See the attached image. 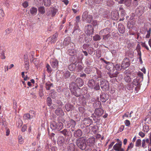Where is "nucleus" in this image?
Instances as JSON below:
<instances>
[{"label": "nucleus", "instance_id": "f257e3e1", "mask_svg": "<svg viewBox=\"0 0 151 151\" xmlns=\"http://www.w3.org/2000/svg\"><path fill=\"white\" fill-rule=\"evenodd\" d=\"M83 80L80 78H78L76 80V83L72 82L70 84L69 87L72 94L76 97H78L80 95V93L78 92L80 88L78 87H81L83 85Z\"/></svg>", "mask_w": 151, "mask_h": 151}, {"label": "nucleus", "instance_id": "f03ea898", "mask_svg": "<svg viewBox=\"0 0 151 151\" xmlns=\"http://www.w3.org/2000/svg\"><path fill=\"white\" fill-rule=\"evenodd\" d=\"M58 37V34L56 33L52 37L48 38L47 40V41L48 42V44H53L56 41Z\"/></svg>", "mask_w": 151, "mask_h": 151}, {"label": "nucleus", "instance_id": "7ed1b4c3", "mask_svg": "<svg viewBox=\"0 0 151 151\" xmlns=\"http://www.w3.org/2000/svg\"><path fill=\"white\" fill-rule=\"evenodd\" d=\"M130 61L129 59L125 58L123 60L121 64L122 68V69H125L128 68L130 65Z\"/></svg>", "mask_w": 151, "mask_h": 151}, {"label": "nucleus", "instance_id": "20e7f679", "mask_svg": "<svg viewBox=\"0 0 151 151\" xmlns=\"http://www.w3.org/2000/svg\"><path fill=\"white\" fill-rule=\"evenodd\" d=\"M100 86L103 90H107L109 86V83L106 80H104L100 82Z\"/></svg>", "mask_w": 151, "mask_h": 151}, {"label": "nucleus", "instance_id": "39448f33", "mask_svg": "<svg viewBox=\"0 0 151 151\" xmlns=\"http://www.w3.org/2000/svg\"><path fill=\"white\" fill-rule=\"evenodd\" d=\"M76 123L75 121H74L73 119H70L67 122V123L66 124L67 127L68 128H70L71 126L72 131H74V128L76 125Z\"/></svg>", "mask_w": 151, "mask_h": 151}, {"label": "nucleus", "instance_id": "423d86ee", "mask_svg": "<svg viewBox=\"0 0 151 151\" xmlns=\"http://www.w3.org/2000/svg\"><path fill=\"white\" fill-rule=\"evenodd\" d=\"M79 142L78 144V147L81 150L85 149V138L83 137L79 139Z\"/></svg>", "mask_w": 151, "mask_h": 151}, {"label": "nucleus", "instance_id": "0eeeda50", "mask_svg": "<svg viewBox=\"0 0 151 151\" xmlns=\"http://www.w3.org/2000/svg\"><path fill=\"white\" fill-rule=\"evenodd\" d=\"M104 110L101 108L95 109L94 114L98 117L101 116L104 113Z\"/></svg>", "mask_w": 151, "mask_h": 151}, {"label": "nucleus", "instance_id": "6e6552de", "mask_svg": "<svg viewBox=\"0 0 151 151\" xmlns=\"http://www.w3.org/2000/svg\"><path fill=\"white\" fill-rule=\"evenodd\" d=\"M59 133L63 134L65 137H69L72 135L71 132L70 131H68L66 129H65L63 130L60 131Z\"/></svg>", "mask_w": 151, "mask_h": 151}, {"label": "nucleus", "instance_id": "1a4fd4ad", "mask_svg": "<svg viewBox=\"0 0 151 151\" xmlns=\"http://www.w3.org/2000/svg\"><path fill=\"white\" fill-rule=\"evenodd\" d=\"M58 144L60 146H63L65 143V139L63 136L59 137L57 140Z\"/></svg>", "mask_w": 151, "mask_h": 151}, {"label": "nucleus", "instance_id": "9d476101", "mask_svg": "<svg viewBox=\"0 0 151 151\" xmlns=\"http://www.w3.org/2000/svg\"><path fill=\"white\" fill-rule=\"evenodd\" d=\"M109 95L105 93L102 94L100 96L101 100L103 102H105L109 99Z\"/></svg>", "mask_w": 151, "mask_h": 151}, {"label": "nucleus", "instance_id": "9b49d317", "mask_svg": "<svg viewBox=\"0 0 151 151\" xmlns=\"http://www.w3.org/2000/svg\"><path fill=\"white\" fill-rule=\"evenodd\" d=\"M51 66L54 68H57L58 65V62L55 59H53L51 60L50 62Z\"/></svg>", "mask_w": 151, "mask_h": 151}, {"label": "nucleus", "instance_id": "f8f14e48", "mask_svg": "<svg viewBox=\"0 0 151 151\" xmlns=\"http://www.w3.org/2000/svg\"><path fill=\"white\" fill-rule=\"evenodd\" d=\"M118 30L119 32L122 34L125 32V28L124 25L120 23L118 25Z\"/></svg>", "mask_w": 151, "mask_h": 151}, {"label": "nucleus", "instance_id": "ddd939ff", "mask_svg": "<svg viewBox=\"0 0 151 151\" xmlns=\"http://www.w3.org/2000/svg\"><path fill=\"white\" fill-rule=\"evenodd\" d=\"M82 134V132L81 130L79 129L75 131L74 133V135L76 137H80Z\"/></svg>", "mask_w": 151, "mask_h": 151}, {"label": "nucleus", "instance_id": "4468645a", "mask_svg": "<svg viewBox=\"0 0 151 151\" xmlns=\"http://www.w3.org/2000/svg\"><path fill=\"white\" fill-rule=\"evenodd\" d=\"M108 33H110L109 29L108 28H106L101 30L99 33L100 35L102 36Z\"/></svg>", "mask_w": 151, "mask_h": 151}, {"label": "nucleus", "instance_id": "2eb2a0df", "mask_svg": "<svg viewBox=\"0 0 151 151\" xmlns=\"http://www.w3.org/2000/svg\"><path fill=\"white\" fill-rule=\"evenodd\" d=\"M55 114L58 116L64 115V112L61 109L58 108L55 111Z\"/></svg>", "mask_w": 151, "mask_h": 151}, {"label": "nucleus", "instance_id": "dca6fc26", "mask_svg": "<svg viewBox=\"0 0 151 151\" xmlns=\"http://www.w3.org/2000/svg\"><path fill=\"white\" fill-rule=\"evenodd\" d=\"M95 139L94 137L89 138L87 141V144L89 146L92 145L95 142Z\"/></svg>", "mask_w": 151, "mask_h": 151}, {"label": "nucleus", "instance_id": "f3484780", "mask_svg": "<svg viewBox=\"0 0 151 151\" xmlns=\"http://www.w3.org/2000/svg\"><path fill=\"white\" fill-rule=\"evenodd\" d=\"M63 124L61 122H57L56 129L58 131H60L63 128Z\"/></svg>", "mask_w": 151, "mask_h": 151}, {"label": "nucleus", "instance_id": "a211bd4d", "mask_svg": "<svg viewBox=\"0 0 151 151\" xmlns=\"http://www.w3.org/2000/svg\"><path fill=\"white\" fill-rule=\"evenodd\" d=\"M87 26L88 27V29L87 28V32L86 33L88 35H90L93 32V29L91 25L90 26L89 25H87Z\"/></svg>", "mask_w": 151, "mask_h": 151}, {"label": "nucleus", "instance_id": "6ab92c4d", "mask_svg": "<svg viewBox=\"0 0 151 151\" xmlns=\"http://www.w3.org/2000/svg\"><path fill=\"white\" fill-rule=\"evenodd\" d=\"M122 142L121 141L119 142V143L116 144L113 146L114 149L116 150H119V149L121 147Z\"/></svg>", "mask_w": 151, "mask_h": 151}, {"label": "nucleus", "instance_id": "aec40b11", "mask_svg": "<svg viewBox=\"0 0 151 151\" xmlns=\"http://www.w3.org/2000/svg\"><path fill=\"white\" fill-rule=\"evenodd\" d=\"M61 72H63V77L65 79L68 78L70 77V72L68 70H65L64 72L61 71Z\"/></svg>", "mask_w": 151, "mask_h": 151}, {"label": "nucleus", "instance_id": "412c9836", "mask_svg": "<svg viewBox=\"0 0 151 151\" xmlns=\"http://www.w3.org/2000/svg\"><path fill=\"white\" fill-rule=\"evenodd\" d=\"M73 106L69 103H67L65 105V108L67 111H69L73 108Z\"/></svg>", "mask_w": 151, "mask_h": 151}, {"label": "nucleus", "instance_id": "4be33fe9", "mask_svg": "<svg viewBox=\"0 0 151 151\" xmlns=\"http://www.w3.org/2000/svg\"><path fill=\"white\" fill-rule=\"evenodd\" d=\"M57 122L54 121H52L50 124V128L53 130H55L56 129Z\"/></svg>", "mask_w": 151, "mask_h": 151}, {"label": "nucleus", "instance_id": "5701e85b", "mask_svg": "<svg viewBox=\"0 0 151 151\" xmlns=\"http://www.w3.org/2000/svg\"><path fill=\"white\" fill-rule=\"evenodd\" d=\"M95 84L94 81L93 79L89 80L88 83V86L91 88H93V86Z\"/></svg>", "mask_w": 151, "mask_h": 151}, {"label": "nucleus", "instance_id": "b1692460", "mask_svg": "<svg viewBox=\"0 0 151 151\" xmlns=\"http://www.w3.org/2000/svg\"><path fill=\"white\" fill-rule=\"evenodd\" d=\"M70 42V38L68 37L65 38L64 40L63 44L65 46L68 45Z\"/></svg>", "mask_w": 151, "mask_h": 151}, {"label": "nucleus", "instance_id": "393cba45", "mask_svg": "<svg viewBox=\"0 0 151 151\" xmlns=\"http://www.w3.org/2000/svg\"><path fill=\"white\" fill-rule=\"evenodd\" d=\"M68 51L69 55L71 56L75 55L77 53V51L75 49H70Z\"/></svg>", "mask_w": 151, "mask_h": 151}, {"label": "nucleus", "instance_id": "a878e982", "mask_svg": "<svg viewBox=\"0 0 151 151\" xmlns=\"http://www.w3.org/2000/svg\"><path fill=\"white\" fill-rule=\"evenodd\" d=\"M58 10L57 9H56L54 7L52 8L51 10V12L52 14V16L54 17L56 14L57 12H58Z\"/></svg>", "mask_w": 151, "mask_h": 151}, {"label": "nucleus", "instance_id": "bb28decb", "mask_svg": "<svg viewBox=\"0 0 151 151\" xmlns=\"http://www.w3.org/2000/svg\"><path fill=\"white\" fill-rule=\"evenodd\" d=\"M93 105L95 108H101V102L99 101H97L93 104Z\"/></svg>", "mask_w": 151, "mask_h": 151}, {"label": "nucleus", "instance_id": "cd10ccee", "mask_svg": "<svg viewBox=\"0 0 151 151\" xmlns=\"http://www.w3.org/2000/svg\"><path fill=\"white\" fill-rule=\"evenodd\" d=\"M37 12V9L35 7H32L30 10V13L32 15H35Z\"/></svg>", "mask_w": 151, "mask_h": 151}, {"label": "nucleus", "instance_id": "c85d7f7f", "mask_svg": "<svg viewBox=\"0 0 151 151\" xmlns=\"http://www.w3.org/2000/svg\"><path fill=\"white\" fill-rule=\"evenodd\" d=\"M60 72V71H57L56 73V77L58 81H61L62 79V78L61 76V74Z\"/></svg>", "mask_w": 151, "mask_h": 151}, {"label": "nucleus", "instance_id": "c756f323", "mask_svg": "<svg viewBox=\"0 0 151 151\" xmlns=\"http://www.w3.org/2000/svg\"><path fill=\"white\" fill-rule=\"evenodd\" d=\"M52 86L53 84L50 82H47L45 83V88L47 90H49L50 88Z\"/></svg>", "mask_w": 151, "mask_h": 151}, {"label": "nucleus", "instance_id": "7c9ffc66", "mask_svg": "<svg viewBox=\"0 0 151 151\" xmlns=\"http://www.w3.org/2000/svg\"><path fill=\"white\" fill-rule=\"evenodd\" d=\"M33 117V116H31L30 114L28 113L25 114L23 116V118L26 119H30L31 118H32Z\"/></svg>", "mask_w": 151, "mask_h": 151}, {"label": "nucleus", "instance_id": "2f4dec72", "mask_svg": "<svg viewBox=\"0 0 151 151\" xmlns=\"http://www.w3.org/2000/svg\"><path fill=\"white\" fill-rule=\"evenodd\" d=\"M92 121L91 119H90L89 118L87 119L86 118V123L87 124V125L86 124V127H88V126L91 125V124L92 123Z\"/></svg>", "mask_w": 151, "mask_h": 151}, {"label": "nucleus", "instance_id": "473e14b6", "mask_svg": "<svg viewBox=\"0 0 151 151\" xmlns=\"http://www.w3.org/2000/svg\"><path fill=\"white\" fill-rule=\"evenodd\" d=\"M46 68H47L46 70L49 73H51L52 72V69L50 65L47 64L46 65Z\"/></svg>", "mask_w": 151, "mask_h": 151}, {"label": "nucleus", "instance_id": "72a5a7b5", "mask_svg": "<svg viewBox=\"0 0 151 151\" xmlns=\"http://www.w3.org/2000/svg\"><path fill=\"white\" fill-rule=\"evenodd\" d=\"M44 5L46 6H49L51 5L50 0H43Z\"/></svg>", "mask_w": 151, "mask_h": 151}, {"label": "nucleus", "instance_id": "f704fd0d", "mask_svg": "<svg viewBox=\"0 0 151 151\" xmlns=\"http://www.w3.org/2000/svg\"><path fill=\"white\" fill-rule=\"evenodd\" d=\"M93 38L95 41L99 40L101 38L100 35L97 34L93 36Z\"/></svg>", "mask_w": 151, "mask_h": 151}, {"label": "nucleus", "instance_id": "c9c22d12", "mask_svg": "<svg viewBox=\"0 0 151 151\" xmlns=\"http://www.w3.org/2000/svg\"><path fill=\"white\" fill-rule=\"evenodd\" d=\"M38 11L42 14L45 12V7L43 6H41L38 8Z\"/></svg>", "mask_w": 151, "mask_h": 151}, {"label": "nucleus", "instance_id": "e433bc0d", "mask_svg": "<svg viewBox=\"0 0 151 151\" xmlns=\"http://www.w3.org/2000/svg\"><path fill=\"white\" fill-rule=\"evenodd\" d=\"M115 68L116 70L118 71H120L122 69L121 66H120V65L119 64H117L116 65Z\"/></svg>", "mask_w": 151, "mask_h": 151}, {"label": "nucleus", "instance_id": "4c0bfd02", "mask_svg": "<svg viewBox=\"0 0 151 151\" xmlns=\"http://www.w3.org/2000/svg\"><path fill=\"white\" fill-rule=\"evenodd\" d=\"M75 68V64H71L69 65L68 68L71 71L73 70Z\"/></svg>", "mask_w": 151, "mask_h": 151}, {"label": "nucleus", "instance_id": "58836bf2", "mask_svg": "<svg viewBox=\"0 0 151 151\" xmlns=\"http://www.w3.org/2000/svg\"><path fill=\"white\" fill-rule=\"evenodd\" d=\"M0 57L2 59H5L6 57L4 55V50H2L0 51Z\"/></svg>", "mask_w": 151, "mask_h": 151}, {"label": "nucleus", "instance_id": "ea45409f", "mask_svg": "<svg viewBox=\"0 0 151 151\" xmlns=\"http://www.w3.org/2000/svg\"><path fill=\"white\" fill-rule=\"evenodd\" d=\"M47 105L49 106H50L52 104V99L50 97H48L47 99Z\"/></svg>", "mask_w": 151, "mask_h": 151}, {"label": "nucleus", "instance_id": "a19ab883", "mask_svg": "<svg viewBox=\"0 0 151 151\" xmlns=\"http://www.w3.org/2000/svg\"><path fill=\"white\" fill-rule=\"evenodd\" d=\"M141 144V140L140 139H138L136 141V146L139 147L140 146Z\"/></svg>", "mask_w": 151, "mask_h": 151}, {"label": "nucleus", "instance_id": "79ce46f5", "mask_svg": "<svg viewBox=\"0 0 151 151\" xmlns=\"http://www.w3.org/2000/svg\"><path fill=\"white\" fill-rule=\"evenodd\" d=\"M124 79L126 81L127 83H129L131 81V78L129 76H126L125 77Z\"/></svg>", "mask_w": 151, "mask_h": 151}, {"label": "nucleus", "instance_id": "37998d69", "mask_svg": "<svg viewBox=\"0 0 151 151\" xmlns=\"http://www.w3.org/2000/svg\"><path fill=\"white\" fill-rule=\"evenodd\" d=\"M87 21L88 23H90L91 22L92 20V17L90 15H88L87 16L86 18Z\"/></svg>", "mask_w": 151, "mask_h": 151}, {"label": "nucleus", "instance_id": "c03bdc74", "mask_svg": "<svg viewBox=\"0 0 151 151\" xmlns=\"http://www.w3.org/2000/svg\"><path fill=\"white\" fill-rule=\"evenodd\" d=\"M110 33L106 34L103 36V39L104 40L107 39L110 36Z\"/></svg>", "mask_w": 151, "mask_h": 151}, {"label": "nucleus", "instance_id": "a18cd8bd", "mask_svg": "<svg viewBox=\"0 0 151 151\" xmlns=\"http://www.w3.org/2000/svg\"><path fill=\"white\" fill-rule=\"evenodd\" d=\"M19 142L20 144H22L23 142L22 137L21 135H20L18 136V137Z\"/></svg>", "mask_w": 151, "mask_h": 151}, {"label": "nucleus", "instance_id": "49530a36", "mask_svg": "<svg viewBox=\"0 0 151 151\" xmlns=\"http://www.w3.org/2000/svg\"><path fill=\"white\" fill-rule=\"evenodd\" d=\"M24 63H29L28 58L27 55H25L24 56Z\"/></svg>", "mask_w": 151, "mask_h": 151}, {"label": "nucleus", "instance_id": "de8ad7c7", "mask_svg": "<svg viewBox=\"0 0 151 151\" xmlns=\"http://www.w3.org/2000/svg\"><path fill=\"white\" fill-rule=\"evenodd\" d=\"M79 110L80 112L83 114L85 111L84 108L82 107H80L79 108Z\"/></svg>", "mask_w": 151, "mask_h": 151}, {"label": "nucleus", "instance_id": "09e8293b", "mask_svg": "<svg viewBox=\"0 0 151 151\" xmlns=\"http://www.w3.org/2000/svg\"><path fill=\"white\" fill-rule=\"evenodd\" d=\"M151 30V28H150L149 30L147 31V34L146 35V38H149L150 37V34Z\"/></svg>", "mask_w": 151, "mask_h": 151}, {"label": "nucleus", "instance_id": "8fccbe9b", "mask_svg": "<svg viewBox=\"0 0 151 151\" xmlns=\"http://www.w3.org/2000/svg\"><path fill=\"white\" fill-rule=\"evenodd\" d=\"M25 67L26 70H28L29 68V62L25 63Z\"/></svg>", "mask_w": 151, "mask_h": 151}, {"label": "nucleus", "instance_id": "3c124183", "mask_svg": "<svg viewBox=\"0 0 151 151\" xmlns=\"http://www.w3.org/2000/svg\"><path fill=\"white\" fill-rule=\"evenodd\" d=\"M114 14H112L111 15V18H112L113 19L116 20L117 19V15H114Z\"/></svg>", "mask_w": 151, "mask_h": 151}, {"label": "nucleus", "instance_id": "603ef678", "mask_svg": "<svg viewBox=\"0 0 151 151\" xmlns=\"http://www.w3.org/2000/svg\"><path fill=\"white\" fill-rule=\"evenodd\" d=\"M94 89L96 90H98L99 89L100 86L99 83H97L96 84V86L94 87Z\"/></svg>", "mask_w": 151, "mask_h": 151}, {"label": "nucleus", "instance_id": "864d4df0", "mask_svg": "<svg viewBox=\"0 0 151 151\" xmlns=\"http://www.w3.org/2000/svg\"><path fill=\"white\" fill-rule=\"evenodd\" d=\"M134 146V144L132 143L131 142L129 145L128 146L127 149V151L129 150V149L132 148Z\"/></svg>", "mask_w": 151, "mask_h": 151}, {"label": "nucleus", "instance_id": "5fc2aeb1", "mask_svg": "<svg viewBox=\"0 0 151 151\" xmlns=\"http://www.w3.org/2000/svg\"><path fill=\"white\" fill-rule=\"evenodd\" d=\"M24 8H26L28 6V4L27 1H24L22 4Z\"/></svg>", "mask_w": 151, "mask_h": 151}, {"label": "nucleus", "instance_id": "6e6d98bb", "mask_svg": "<svg viewBox=\"0 0 151 151\" xmlns=\"http://www.w3.org/2000/svg\"><path fill=\"white\" fill-rule=\"evenodd\" d=\"M141 45L143 47H144L147 50H149V49L147 46L146 45L145 42L143 43L142 42Z\"/></svg>", "mask_w": 151, "mask_h": 151}, {"label": "nucleus", "instance_id": "4d7b16f0", "mask_svg": "<svg viewBox=\"0 0 151 151\" xmlns=\"http://www.w3.org/2000/svg\"><path fill=\"white\" fill-rule=\"evenodd\" d=\"M27 128V126L24 125L22 127L21 131L22 132H24L26 130V129Z\"/></svg>", "mask_w": 151, "mask_h": 151}, {"label": "nucleus", "instance_id": "13d9d810", "mask_svg": "<svg viewBox=\"0 0 151 151\" xmlns=\"http://www.w3.org/2000/svg\"><path fill=\"white\" fill-rule=\"evenodd\" d=\"M88 3L89 4L91 5L93 4L94 2H96L95 0H88Z\"/></svg>", "mask_w": 151, "mask_h": 151}, {"label": "nucleus", "instance_id": "bf43d9fd", "mask_svg": "<svg viewBox=\"0 0 151 151\" xmlns=\"http://www.w3.org/2000/svg\"><path fill=\"white\" fill-rule=\"evenodd\" d=\"M146 142H145V139H143L142 141V147L143 148H145L146 147Z\"/></svg>", "mask_w": 151, "mask_h": 151}, {"label": "nucleus", "instance_id": "052dcab7", "mask_svg": "<svg viewBox=\"0 0 151 151\" xmlns=\"http://www.w3.org/2000/svg\"><path fill=\"white\" fill-rule=\"evenodd\" d=\"M119 74V72L116 71L114 74L113 73L111 75V77H116L117 75Z\"/></svg>", "mask_w": 151, "mask_h": 151}, {"label": "nucleus", "instance_id": "680f3d73", "mask_svg": "<svg viewBox=\"0 0 151 151\" xmlns=\"http://www.w3.org/2000/svg\"><path fill=\"white\" fill-rule=\"evenodd\" d=\"M125 124L126 126H129L130 124V123L129 121L128 120H126L125 121Z\"/></svg>", "mask_w": 151, "mask_h": 151}, {"label": "nucleus", "instance_id": "e2e57ef3", "mask_svg": "<svg viewBox=\"0 0 151 151\" xmlns=\"http://www.w3.org/2000/svg\"><path fill=\"white\" fill-rule=\"evenodd\" d=\"M139 135L142 137H143L145 136V134L142 132H140L139 133Z\"/></svg>", "mask_w": 151, "mask_h": 151}, {"label": "nucleus", "instance_id": "0e129e2a", "mask_svg": "<svg viewBox=\"0 0 151 151\" xmlns=\"http://www.w3.org/2000/svg\"><path fill=\"white\" fill-rule=\"evenodd\" d=\"M81 49L82 50V51L85 54V45H84V44L83 45V46L81 47Z\"/></svg>", "mask_w": 151, "mask_h": 151}, {"label": "nucleus", "instance_id": "69168bd1", "mask_svg": "<svg viewBox=\"0 0 151 151\" xmlns=\"http://www.w3.org/2000/svg\"><path fill=\"white\" fill-rule=\"evenodd\" d=\"M63 2L66 5H67L69 3V1L68 0H63Z\"/></svg>", "mask_w": 151, "mask_h": 151}, {"label": "nucleus", "instance_id": "338daca9", "mask_svg": "<svg viewBox=\"0 0 151 151\" xmlns=\"http://www.w3.org/2000/svg\"><path fill=\"white\" fill-rule=\"evenodd\" d=\"M124 128V126L123 125H122L121 126L120 128V132L122 131Z\"/></svg>", "mask_w": 151, "mask_h": 151}, {"label": "nucleus", "instance_id": "774afa93", "mask_svg": "<svg viewBox=\"0 0 151 151\" xmlns=\"http://www.w3.org/2000/svg\"><path fill=\"white\" fill-rule=\"evenodd\" d=\"M114 143V142H111L110 144V145H109V149L110 148H111V147H112Z\"/></svg>", "mask_w": 151, "mask_h": 151}]
</instances>
